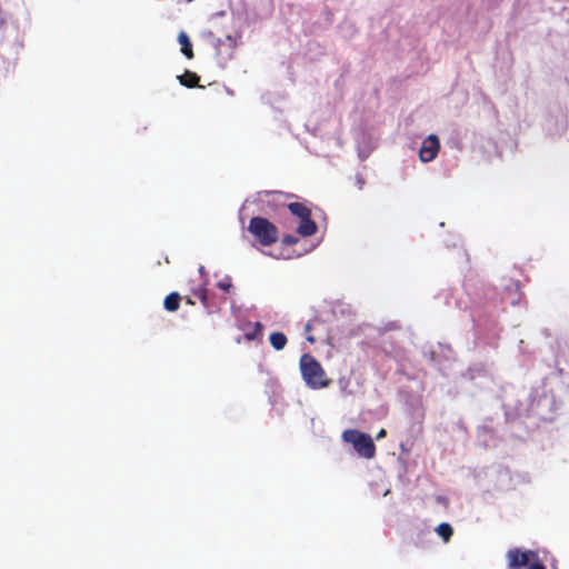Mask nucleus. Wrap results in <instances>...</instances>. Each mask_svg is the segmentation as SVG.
Here are the masks:
<instances>
[{
	"instance_id": "nucleus-8",
	"label": "nucleus",
	"mask_w": 569,
	"mask_h": 569,
	"mask_svg": "<svg viewBox=\"0 0 569 569\" xmlns=\"http://www.w3.org/2000/svg\"><path fill=\"white\" fill-rule=\"evenodd\" d=\"M177 79L179 80L180 84L187 88H194L200 81V77L196 72L189 70H186L183 74L178 76Z\"/></svg>"
},
{
	"instance_id": "nucleus-15",
	"label": "nucleus",
	"mask_w": 569,
	"mask_h": 569,
	"mask_svg": "<svg viewBox=\"0 0 569 569\" xmlns=\"http://www.w3.org/2000/svg\"><path fill=\"white\" fill-rule=\"evenodd\" d=\"M298 242V238L292 234H286L282 238V244L284 246H293Z\"/></svg>"
},
{
	"instance_id": "nucleus-4",
	"label": "nucleus",
	"mask_w": 569,
	"mask_h": 569,
	"mask_svg": "<svg viewBox=\"0 0 569 569\" xmlns=\"http://www.w3.org/2000/svg\"><path fill=\"white\" fill-rule=\"evenodd\" d=\"M288 209L300 220L297 232L303 238L311 237L318 231L317 223L311 219V210L303 202H290Z\"/></svg>"
},
{
	"instance_id": "nucleus-14",
	"label": "nucleus",
	"mask_w": 569,
	"mask_h": 569,
	"mask_svg": "<svg viewBox=\"0 0 569 569\" xmlns=\"http://www.w3.org/2000/svg\"><path fill=\"white\" fill-rule=\"evenodd\" d=\"M204 307H208V293L206 288H201L194 292Z\"/></svg>"
},
{
	"instance_id": "nucleus-18",
	"label": "nucleus",
	"mask_w": 569,
	"mask_h": 569,
	"mask_svg": "<svg viewBox=\"0 0 569 569\" xmlns=\"http://www.w3.org/2000/svg\"><path fill=\"white\" fill-rule=\"evenodd\" d=\"M386 436H387V431H386L385 429H381V430L377 433L376 438L379 440V439L385 438Z\"/></svg>"
},
{
	"instance_id": "nucleus-12",
	"label": "nucleus",
	"mask_w": 569,
	"mask_h": 569,
	"mask_svg": "<svg viewBox=\"0 0 569 569\" xmlns=\"http://www.w3.org/2000/svg\"><path fill=\"white\" fill-rule=\"evenodd\" d=\"M436 532L443 539L445 542H448L453 535V529L450 523L442 522L436 528Z\"/></svg>"
},
{
	"instance_id": "nucleus-11",
	"label": "nucleus",
	"mask_w": 569,
	"mask_h": 569,
	"mask_svg": "<svg viewBox=\"0 0 569 569\" xmlns=\"http://www.w3.org/2000/svg\"><path fill=\"white\" fill-rule=\"evenodd\" d=\"M269 340H270V343L271 346L277 350V351H280L282 350L287 342H288V339L286 337L284 333L282 332H272L269 337Z\"/></svg>"
},
{
	"instance_id": "nucleus-2",
	"label": "nucleus",
	"mask_w": 569,
	"mask_h": 569,
	"mask_svg": "<svg viewBox=\"0 0 569 569\" xmlns=\"http://www.w3.org/2000/svg\"><path fill=\"white\" fill-rule=\"evenodd\" d=\"M248 231L262 247L272 246L279 239L276 224L263 217H252L249 221Z\"/></svg>"
},
{
	"instance_id": "nucleus-10",
	"label": "nucleus",
	"mask_w": 569,
	"mask_h": 569,
	"mask_svg": "<svg viewBox=\"0 0 569 569\" xmlns=\"http://www.w3.org/2000/svg\"><path fill=\"white\" fill-rule=\"evenodd\" d=\"M181 297L178 292L169 293L163 301L164 309L169 312H174L180 307Z\"/></svg>"
},
{
	"instance_id": "nucleus-5",
	"label": "nucleus",
	"mask_w": 569,
	"mask_h": 569,
	"mask_svg": "<svg viewBox=\"0 0 569 569\" xmlns=\"http://www.w3.org/2000/svg\"><path fill=\"white\" fill-rule=\"evenodd\" d=\"M536 552L531 550L521 551L519 548L510 549L507 553L509 569H521L530 563L531 558H536Z\"/></svg>"
},
{
	"instance_id": "nucleus-13",
	"label": "nucleus",
	"mask_w": 569,
	"mask_h": 569,
	"mask_svg": "<svg viewBox=\"0 0 569 569\" xmlns=\"http://www.w3.org/2000/svg\"><path fill=\"white\" fill-rule=\"evenodd\" d=\"M262 329H263L262 323L257 321V322L252 323V329L248 330L244 333V338L248 341L256 340L261 335Z\"/></svg>"
},
{
	"instance_id": "nucleus-6",
	"label": "nucleus",
	"mask_w": 569,
	"mask_h": 569,
	"mask_svg": "<svg viewBox=\"0 0 569 569\" xmlns=\"http://www.w3.org/2000/svg\"><path fill=\"white\" fill-rule=\"evenodd\" d=\"M440 149V141L437 136L430 134L428 136L419 150V157L422 162H430L432 161Z\"/></svg>"
},
{
	"instance_id": "nucleus-1",
	"label": "nucleus",
	"mask_w": 569,
	"mask_h": 569,
	"mask_svg": "<svg viewBox=\"0 0 569 569\" xmlns=\"http://www.w3.org/2000/svg\"><path fill=\"white\" fill-rule=\"evenodd\" d=\"M299 365L301 376L310 388L321 389L330 385V379L327 378L323 368L313 356L309 353L302 355Z\"/></svg>"
},
{
	"instance_id": "nucleus-17",
	"label": "nucleus",
	"mask_w": 569,
	"mask_h": 569,
	"mask_svg": "<svg viewBox=\"0 0 569 569\" xmlns=\"http://www.w3.org/2000/svg\"><path fill=\"white\" fill-rule=\"evenodd\" d=\"M527 569H546V567L540 561H535L529 563Z\"/></svg>"
},
{
	"instance_id": "nucleus-22",
	"label": "nucleus",
	"mask_w": 569,
	"mask_h": 569,
	"mask_svg": "<svg viewBox=\"0 0 569 569\" xmlns=\"http://www.w3.org/2000/svg\"><path fill=\"white\" fill-rule=\"evenodd\" d=\"M188 2H191L192 0H187Z\"/></svg>"
},
{
	"instance_id": "nucleus-3",
	"label": "nucleus",
	"mask_w": 569,
	"mask_h": 569,
	"mask_svg": "<svg viewBox=\"0 0 569 569\" xmlns=\"http://www.w3.org/2000/svg\"><path fill=\"white\" fill-rule=\"evenodd\" d=\"M342 439L350 442L357 453L366 459H372L376 455V446L372 438L356 429H348L342 432Z\"/></svg>"
},
{
	"instance_id": "nucleus-9",
	"label": "nucleus",
	"mask_w": 569,
	"mask_h": 569,
	"mask_svg": "<svg viewBox=\"0 0 569 569\" xmlns=\"http://www.w3.org/2000/svg\"><path fill=\"white\" fill-rule=\"evenodd\" d=\"M506 290L509 295L508 299H509L510 303L516 305L520 300V297H521L519 281L510 279L509 283L506 286Z\"/></svg>"
},
{
	"instance_id": "nucleus-19",
	"label": "nucleus",
	"mask_w": 569,
	"mask_h": 569,
	"mask_svg": "<svg viewBox=\"0 0 569 569\" xmlns=\"http://www.w3.org/2000/svg\"><path fill=\"white\" fill-rule=\"evenodd\" d=\"M311 328H312V325L310 322H308L305 327L306 332H309L311 330Z\"/></svg>"
},
{
	"instance_id": "nucleus-7",
	"label": "nucleus",
	"mask_w": 569,
	"mask_h": 569,
	"mask_svg": "<svg viewBox=\"0 0 569 569\" xmlns=\"http://www.w3.org/2000/svg\"><path fill=\"white\" fill-rule=\"evenodd\" d=\"M178 42L181 46V52L184 54L187 59H192L194 57L192 43L184 31H181L178 36Z\"/></svg>"
},
{
	"instance_id": "nucleus-20",
	"label": "nucleus",
	"mask_w": 569,
	"mask_h": 569,
	"mask_svg": "<svg viewBox=\"0 0 569 569\" xmlns=\"http://www.w3.org/2000/svg\"><path fill=\"white\" fill-rule=\"evenodd\" d=\"M307 340L311 343L316 341V339L312 336H307Z\"/></svg>"
},
{
	"instance_id": "nucleus-21",
	"label": "nucleus",
	"mask_w": 569,
	"mask_h": 569,
	"mask_svg": "<svg viewBox=\"0 0 569 569\" xmlns=\"http://www.w3.org/2000/svg\"><path fill=\"white\" fill-rule=\"evenodd\" d=\"M227 39H228V41H232V37L231 36H228Z\"/></svg>"
},
{
	"instance_id": "nucleus-16",
	"label": "nucleus",
	"mask_w": 569,
	"mask_h": 569,
	"mask_svg": "<svg viewBox=\"0 0 569 569\" xmlns=\"http://www.w3.org/2000/svg\"><path fill=\"white\" fill-rule=\"evenodd\" d=\"M232 287L230 278H226L218 282V288H220L223 291H229Z\"/></svg>"
}]
</instances>
